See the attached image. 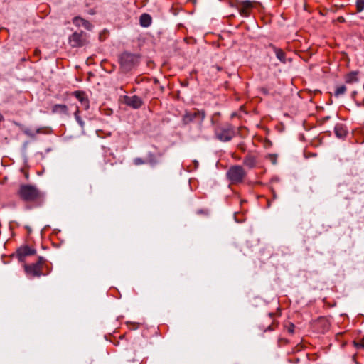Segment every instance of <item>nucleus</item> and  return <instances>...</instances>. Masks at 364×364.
<instances>
[{"label":"nucleus","mask_w":364,"mask_h":364,"mask_svg":"<svg viewBox=\"0 0 364 364\" xmlns=\"http://www.w3.org/2000/svg\"><path fill=\"white\" fill-rule=\"evenodd\" d=\"M215 136L220 141H230L235 135L233 126L229 123L218 124L214 129Z\"/></svg>","instance_id":"nucleus-2"},{"label":"nucleus","mask_w":364,"mask_h":364,"mask_svg":"<svg viewBox=\"0 0 364 364\" xmlns=\"http://www.w3.org/2000/svg\"><path fill=\"white\" fill-rule=\"evenodd\" d=\"M269 316L272 317V316H273V313H269Z\"/></svg>","instance_id":"nucleus-42"},{"label":"nucleus","mask_w":364,"mask_h":364,"mask_svg":"<svg viewBox=\"0 0 364 364\" xmlns=\"http://www.w3.org/2000/svg\"><path fill=\"white\" fill-rule=\"evenodd\" d=\"M276 56L277 58L283 63H286L287 58H286V54L285 53L281 50V49H277L275 50Z\"/></svg>","instance_id":"nucleus-19"},{"label":"nucleus","mask_w":364,"mask_h":364,"mask_svg":"<svg viewBox=\"0 0 364 364\" xmlns=\"http://www.w3.org/2000/svg\"><path fill=\"white\" fill-rule=\"evenodd\" d=\"M51 129L49 127H41L36 130V134H49L50 133Z\"/></svg>","instance_id":"nucleus-24"},{"label":"nucleus","mask_w":364,"mask_h":364,"mask_svg":"<svg viewBox=\"0 0 364 364\" xmlns=\"http://www.w3.org/2000/svg\"><path fill=\"white\" fill-rule=\"evenodd\" d=\"M355 95H356V92H355V91H354V92H353V98L355 97Z\"/></svg>","instance_id":"nucleus-40"},{"label":"nucleus","mask_w":364,"mask_h":364,"mask_svg":"<svg viewBox=\"0 0 364 364\" xmlns=\"http://www.w3.org/2000/svg\"><path fill=\"white\" fill-rule=\"evenodd\" d=\"M140 25L143 27H149L152 22L151 16L148 14H143L139 18Z\"/></svg>","instance_id":"nucleus-16"},{"label":"nucleus","mask_w":364,"mask_h":364,"mask_svg":"<svg viewBox=\"0 0 364 364\" xmlns=\"http://www.w3.org/2000/svg\"><path fill=\"white\" fill-rule=\"evenodd\" d=\"M146 163L149 164L151 166H154L156 164H158V160H157V159L156 158V156H154V154L149 153L148 154V157H147V159H146Z\"/></svg>","instance_id":"nucleus-22"},{"label":"nucleus","mask_w":364,"mask_h":364,"mask_svg":"<svg viewBox=\"0 0 364 364\" xmlns=\"http://www.w3.org/2000/svg\"><path fill=\"white\" fill-rule=\"evenodd\" d=\"M261 142L265 149H269L272 146V141L269 139H262Z\"/></svg>","instance_id":"nucleus-26"},{"label":"nucleus","mask_w":364,"mask_h":364,"mask_svg":"<svg viewBox=\"0 0 364 364\" xmlns=\"http://www.w3.org/2000/svg\"><path fill=\"white\" fill-rule=\"evenodd\" d=\"M198 214L208 215V211L206 210H199L197 212Z\"/></svg>","instance_id":"nucleus-31"},{"label":"nucleus","mask_w":364,"mask_h":364,"mask_svg":"<svg viewBox=\"0 0 364 364\" xmlns=\"http://www.w3.org/2000/svg\"><path fill=\"white\" fill-rule=\"evenodd\" d=\"M4 119V117L2 116L1 114H0V122L3 121Z\"/></svg>","instance_id":"nucleus-37"},{"label":"nucleus","mask_w":364,"mask_h":364,"mask_svg":"<svg viewBox=\"0 0 364 364\" xmlns=\"http://www.w3.org/2000/svg\"><path fill=\"white\" fill-rule=\"evenodd\" d=\"M267 206L270 207V201L269 200H267Z\"/></svg>","instance_id":"nucleus-41"},{"label":"nucleus","mask_w":364,"mask_h":364,"mask_svg":"<svg viewBox=\"0 0 364 364\" xmlns=\"http://www.w3.org/2000/svg\"><path fill=\"white\" fill-rule=\"evenodd\" d=\"M23 133H24L26 136H29V137H31V138H34V137L36 136V131H35V132H33V131H32L31 129H28V128L25 129L23 130Z\"/></svg>","instance_id":"nucleus-27"},{"label":"nucleus","mask_w":364,"mask_h":364,"mask_svg":"<svg viewBox=\"0 0 364 364\" xmlns=\"http://www.w3.org/2000/svg\"><path fill=\"white\" fill-rule=\"evenodd\" d=\"M254 4L250 1H240L237 4V9H238L239 13L243 17L250 16Z\"/></svg>","instance_id":"nucleus-8"},{"label":"nucleus","mask_w":364,"mask_h":364,"mask_svg":"<svg viewBox=\"0 0 364 364\" xmlns=\"http://www.w3.org/2000/svg\"><path fill=\"white\" fill-rule=\"evenodd\" d=\"M313 328L319 333H324L330 328V322L326 317L320 316L313 322Z\"/></svg>","instance_id":"nucleus-6"},{"label":"nucleus","mask_w":364,"mask_h":364,"mask_svg":"<svg viewBox=\"0 0 364 364\" xmlns=\"http://www.w3.org/2000/svg\"><path fill=\"white\" fill-rule=\"evenodd\" d=\"M353 345L357 349H364V336L353 341Z\"/></svg>","instance_id":"nucleus-18"},{"label":"nucleus","mask_w":364,"mask_h":364,"mask_svg":"<svg viewBox=\"0 0 364 364\" xmlns=\"http://www.w3.org/2000/svg\"><path fill=\"white\" fill-rule=\"evenodd\" d=\"M295 326L293 323L290 321H286L284 323V330L287 331L289 334L292 335L294 332Z\"/></svg>","instance_id":"nucleus-17"},{"label":"nucleus","mask_w":364,"mask_h":364,"mask_svg":"<svg viewBox=\"0 0 364 364\" xmlns=\"http://www.w3.org/2000/svg\"><path fill=\"white\" fill-rule=\"evenodd\" d=\"M52 112L68 115V109L65 105L56 104L53 106Z\"/></svg>","instance_id":"nucleus-15"},{"label":"nucleus","mask_w":364,"mask_h":364,"mask_svg":"<svg viewBox=\"0 0 364 364\" xmlns=\"http://www.w3.org/2000/svg\"><path fill=\"white\" fill-rule=\"evenodd\" d=\"M344 21V18H340V21Z\"/></svg>","instance_id":"nucleus-45"},{"label":"nucleus","mask_w":364,"mask_h":364,"mask_svg":"<svg viewBox=\"0 0 364 364\" xmlns=\"http://www.w3.org/2000/svg\"><path fill=\"white\" fill-rule=\"evenodd\" d=\"M195 120H197L199 122V116L196 115Z\"/></svg>","instance_id":"nucleus-38"},{"label":"nucleus","mask_w":364,"mask_h":364,"mask_svg":"<svg viewBox=\"0 0 364 364\" xmlns=\"http://www.w3.org/2000/svg\"><path fill=\"white\" fill-rule=\"evenodd\" d=\"M35 253L36 250L28 246H23L17 250L16 256L20 262H23L27 256L33 255Z\"/></svg>","instance_id":"nucleus-11"},{"label":"nucleus","mask_w":364,"mask_h":364,"mask_svg":"<svg viewBox=\"0 0 364 364\" xmlns=\"http://www.w3.org/2000/svg\"><path fill=\"white\" fill-rule=\"evenodd\" d=\"M133 163L134 165L136 166H139V165H142V164H144L146 163V161H144V159H142L141 158H135L134 160H133Z\"/></svg>","instance_id":"nucleus-28"},{"label":"nucleus","mask_w":364,"mask_h":364,"mask_svg":"<svg viewBox=\"0 0 364 364\" xmlns=\"http://www.w3.org/2000/svg\"><path fill=\"white\" fill-rule=\"evenodd\" d=\"M239 149H240L242 151H245V148H244V146L242 144H240L238 146Z\"/></svg>","instance_id":"nucleus-34"},{"label":"nucleus","mask_w":364,"mask_h":364,"mask_svg":"<svg viewBox=\"0 0 364 364\" xmlns=\"http://www.w3.org/2000/svg\"><path fill=\"white\" fill-rule=\"evenodd\" d=\"M267 158L269 159L271 162L273 163V154H269L267 156Z\"/></svg>","instance_id":"nucleus-32"},{"label":"nucleus","mask_w":364,"mask_h":364,"mask_svg":"<svg viewBox=\"0 0 364 364\" xmlns=\"http://www.w3.org/2000/svg\"><path fill=\"white\" fill-rule=\"evenodd\" d=\"M281 3V0H274V5L279 4Z\"/></svg>","instance_id":"nucleus-35"},{"label":"nucleus","mask_w":364,"mask_h":364,"mask_svg":"<svg viewBox=\"0 0 364 364\" xmlns=\"http://www.w3.org/2000/svg\"><path fill=\"white\" fill-rule=\"evenodd\" d=\"M17 196L24 202H36L42 200L44 193L36 186L21 184L18 189Z\"/></svg>","instance_id":"nucleus-1"},{"label":"nucleus","mask_w":364,"mask_h":364,"mask_svg":"<svg viewBox=\"0 0 364 364\" xmlns=\"http://www.w3.org/2000/svg\"><path fill=\"white\" fill-rule=\"evenodd\" d=\"M45 262L46 260L43 257H39L36 263L25 264L24 269L26 273L28 276L32 277H40L47 274L48 273V267L45 264Z\"/></svg>","instance_id":"nucleus-3"},{"label":"nucleus","mask_w":364,"mask_h":364,"mask_svg":"<svg viewBox=\"0 0 364 364\" xmlns=\"http://www.w3.org/2000/svg\"><path fill=\"white\" fill-rule=\"evenodd\" d=\"M334 132L336 136L339 139H345L348 135V129L343 124H336L334 127Z\"/></svg>","instance_id":"nucleus-13"},{"label":"nucleus","mask_w":364,"mask_h":364,"mask_svg":"<svg viewBox=\"0 0 364 364\" xmlns=\"http://www.w3.org/2000/svg\"><path fill=\"white\" fill-rule=\"evenodd\" d=\"M344 21V18H340V21Z\"/></svg>","instance_id":"nucleus-44"},{"label":"nucleus","mask_w":364,"mask_h":364,"mask_svg":"<svg viewBox=\"0 0 364 364\" xmlns=\"http://www.w3.org/2000/svg\"><path fill=\"white\" fill-rule=\"evenodd\" d=\"M124 102L127 105L134 109H139L143 104L142 100L137 95L125 96Z\"/></svg>","instance_id":"nucleus-10"},{"label":"nucleus","mask_w":364,"mask_h":364,"mask_svg":"<svg viewBox=\"0 0 364 364\" xmlns=\"http://www.w3.org/2000/svg\"><path fill=\"white\" fill-rule=\"evenodd\" d=\"M85 20V19H84L81 17L76 16L73 19V23L75 26H76L77 27H80V26H82V23L84 22Z\"/></svg>","instance_id":"nucleus-23"},{"label":"nucleus","mask_w":364,"mask_h":364,"mask_svg":"<svg viewBox=\"0 0 364 364\" xmlns=\"http://www.w3.org/2000/svg\"><path fill=\"white\" fill-rule=\"evenodd\" d=\"M41 51L38 49H36L34 51V53L36 55H38L40 54Z\"/></svg>","instance_id":"nucleus-33"},{"label":"nucleus","mask_w":364,"mask_h":364,"mask_svg":"<svg viewBox=\"0 0 364 364\" xmlns=\"http://www.w3.org/2000/svg\"><path fill=\"white\" fill-rule=\"evenodd\" d=\"M82 26L88 31H90L92 28V25L87 20L84 21V22L82 23Z\"/></svg>","instance_id":"nucleus-29"},{"label":"nucleus","mask_w":364,"mask_h":364,"mask_svg":"<svg viewBox=\"0 0 364 364\" xmlns=\"http://www.w3.org/2000/svg\"><path fill=\"white\" fill-rule=\"evenodd\" d=\"M358 75L359 71H351L347 73L344 77L346 83L353 84L358 82Z\"/></svg>","instance_id":"nucleus-14"},{"label":"nucleus","mask_w":364,"mask_h":364,"mask_svg":"<svg viewBox=\"0 0 364 364\" xmlns=\"http://www.w3.org/2000/svg\"><path fill=\"white\" fill-rule=\"evenodd\" d=\"M128 361H135L134 358H133L132 360L129 359L128 360Z\"/></svg>","instance_id":"nucleus-43"},{"label":"nucleus","mask_w":364,"mask_h":364,"mask_svg":"<svg viewBox=\"0 0 364 364\" xmlns=\"http://www.w3.org/2000/svg\"><path fill=\"white\" fill-rule=\"evenodd\" d=\"M73 95L81 102V105L85 110L90 108L89 100L84 92L75 91Z\"/></svg>","instance_id":"nucleus-12"},{"label":"nucleus","mask_w":364,"mask_h":364,"mask_svg":"<svg viewBox=\"0 0 364 364\" xmlns=\"http://www.w3.org/2000/svg\"><path fill=\"white\" fill-rule=\"evenodd\" d=\"M258 164V156L256 153L249 151L243 159V165L247 168L252 169L257 166Z\"/></svg>","instance_id":"nucleus-9"},{"label":"nucleus","mask_w":364,"mask_h":364,"mask_svg":"<svg viewBox=\"0 0 364 364\" xmlns=\"http://www.w3.org/2000/svg\"><path fill=\"white\" fill-rule=\"evenodd\" d=\"M87 35L83 31L75 32L69 37V43L73 48L82 47L88 43Z\"/></svg>","instance_id":"nucleus-5"},{"label":"nucleus","mask_w":364,"mask_h":364,"mask_svg":"<svg viewBox=\"0 0 364 364\" xmlns=\"http://www.w3.org/2000/svg\"><path fill=\"white\" fill-rule=\"evenodd\" d=\"M280 312V309H277V312H274V316L276 315H279V313Z\"/></svg>","instance_id":"nucleus-36"},{"label":"nucleus","mask_w":364,"mask_h":364,"mask_svg":"<svg viewBox=\"0 0 364 364\" xmlns=\"http://www.w3.org/2000/svg\"><path fill=\"white\" fill-rule=\"evenodd\" d=\"M247 173L244 168L239 165L232 166L227 172V176L232 183H242Z\"/></svg>","instance_id":"nucleus-4"},{"label":"nucleus","mask_w":364,"mask_h":364,"mask_svg":"<svg viewBox=\"0 0 364 364\" xmlns=\"http://www.w3.org/2000/svg\"><path fill=\"white\" fill-rule=\"evenodd\" d=\"M274 164H276V160H277V155H276V154H274Z\"/></svg>","instance_id":"nucleus-39"},{"label":"nucleus","mask_w":364,"mask_h":364,"mask_svg":"<svg viewBox=\"0 0 364 364\" xmlns=\"http://www.w3.org/2000/svg\"><path fill=\"white\" fill-rule=\"evenodd\" d=\"M79 112H80L79 107H76V110L74 113L75 118L76 121L77 122V123L79 124V125L80 126V127L83 129L85 127V122L80 117Z\"/></svg>","instance_id":"nucleus-20"},{"label":"nucleus","mask_w":364,"mask_h":364,"mask_svg":"<svg viewBox=\"0 0 364 364\" xmlns=\"http://www.w3.org/2000/svg\"><path fill=\"white\" fill-rule=\"evenodd\" d=\"M134 56L132 55H129V54H125L122 56V60L124 61V60H129V61H133L134 60Z\"/></svg>","instance_id":"nucleus-30"},{"label":"nucleus","mask_w":364,"mask_h":364,"mask_svg":"<svg viewBox=\"0 0 364 364\" xmlns=\"http://www.w3.org/2000/svg\"><path fill=\"white\" fill-rule=\"evenodd\" d=\"M356 10L358 12H361L364 10V0H357Z\"/></svg>","instance_id":"nucleus-25"},{"label":"nucleus","mask_w":364,"mask_h":364,"mask_svg":"<svg viewBox=\"0 0 364 364\" xmlns=\"http://www.w3.org/2000/svg\"><path fill=\"white\" fill-rule=\"evenodd\" d=\"M199 116V123L201 124L205 117V112L203 110L195 109L193 112H186L183 117V122L187 124L196 119V116Z\"/></svg>","instance_id":"nucleus-7"},{"label":"nucleus","mask_w":364,"mask_h":364,"mask_svg":"<svg viewBox=\"0 0 364 364\" xmlns=\"http://www.w3.org/2000/svg\"><path fill=\"white\" fill-rule=\"evenodd\" d=\"M346 91V87L343 85H339L336 87L335 91H334V95L336 97H339L341 95H343Z\"/></svg>","instance_id":"nucleus-21"}]
</instances>
